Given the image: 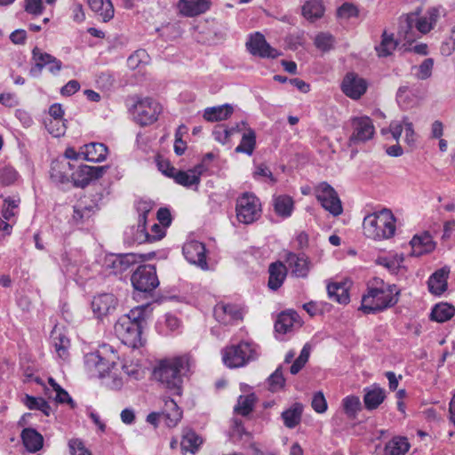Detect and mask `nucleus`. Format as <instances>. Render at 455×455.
<instances>
[{"mask_svg": "<svg viewBox=\"0 0 455 455\" xmlns=\"http://www.w3.org/2000/svg\"><path fill=\"white\" fill-rule=\"evenodd\" d=\"M150 305H142L131 309L128 314L122 315L115 324V331L122 342L131 347L142 345V330L150 316Z\"/></svg>", "mask_w": 455, "mask_h": 455, "instance_id": "f257e3e1", "label": "nucleus"}, {"mask_svg": "<svg viewBox=\"0 0 455 455\" xmlns=\"http://www.w3.org/2000/svg\"><path fill=\"white\" fill-rule=\"evenodd\" d=\"M189 358L180 355L161 361L158 368L154 371V376L171 395H181L182 378L189 371Z\"/></svg>", "mask_w": 455, "mask_h": 455, "instance_id": "f03ea898", "label": "nucleus"}, {"mask_svg": "<svg viewBox=\"0 0 455 455\" xmlns=\"http://www.w3.org/2000/svg\"><path fill=\"white\" fill-rule=\"evenodd\" d=\"M379 287H369L362 298L360 309L364 314H376L395 306L399 300L400 290L395 284H385Z\"/></svg>", "mask_w": 455, "mask_h": 455, "instance_id": "7ed1b4c3", "label": "nucleus"}, {"mask_svg": "<svg viewBox=\"0 0 455 455\" xmlns=\"http://www.w3.org/2000/svg\"><path fill=\"white\" fill-rule=\"evenodd\" d=\"M421 8L403 15L399 19V34L407 41L413 40L412 29L415 28L421 34L428 33L437 22L440 16L439 7L429 8L425 16L419 17Z\"/></svg>", "mask_w": 455, "mask_h": 455, "instance_id": "20e7f679", "label": "nucleus"}, {"mask_svg": "<svg viewBox=\"0 0 455 455\" xmlns=\"http://www.w3.org/2000/svg\"><path fill=\"white\" fill-rule=\"evenodd\" d=\"M395 219L387 209L367 215L363 222L364 235L373 240L387 239L394 235Z\"/></svg>", "mask_w": 455, "mask_h": 455, "instance_id": "39448f33", "label": "nucleus"}, {"mask_svg": "<svg viewBox=\"0 0 455 455\" xmlns=\"http://www.w3.org/2000/svg\"><path fill=\"white\" fill-rule=\"evenodd\" d=\"M258 345L253 342L241 341L236 345L226 347L222 350V360L228 368L245 366L259 356Z\"/></svg>", "mask_w": 455, "mask_h": 455, "instance_id": "423d86ee", "label": "nucleus"}, {"mask_svg": "<svg viewBox=\"0 0 455 455\" xmlns=\"http://www.w3.org/2000/svg\"><path fill=\"white\" fill-rule=\"evenodd\" d=\"M152 206L148 202H140L137 206L139 212L137 233L135 240L139 243H151L161 240L165 235L164 227L154 223L151 227V233L147 230L148 215L151 212Z\"/></svg>", "mask_w": 455, "mask_h": 455, "instance_id": "0eeeda50", "label": "nucleus"}, {"mask_svg": "<svg viewBox=\"0 0 455 455\" xmlns=\"http://www.w3.org/2000/svg\"><path fill=\"white\" fill-rule=\"evenodd\" d=\"M235 212L240 223L249 225L255 222L261 215L259 199L252 193H243L236 200Z\"/></svg>", "mask_w": 455, "mask_h": 455, "instance_id": "6e6552de", "label": "nucleus"}, {"mask_svg": "<svg viewBox=\"0 0 455 455\" xmlns=\"http://www.w3.org/2000/svg\"><path fill=\"white\" fill-rule=\"evenodd\" d=\"M131 282L136 291L151 293L159 285L155 266L141 265L138 267L131 276Z\"/></svg>", "mask_w": 455, "mask_h": 455, "instance_id": "1a4fd4ad", "label": "nucleus"}, {"mask_svg": "<svg viewBox=\"0 0 455 455\" xmlns=\"http://www.w3.org/2000/svg\"><path fill=\"white\" fill-rule=\"evenodd\" d=\"M31 68L29 74L32 76H39L43 68H47L52 75H57L62 68V62L50 53L44 52L37 46H35L31 52Z\"/></svg>", "mask_w": 455, "mask_h": 455, "instance_id": "9d476101", "label": "nucleus"}, {"mask_svg": "<svg viewBox=\"0 0 455 455\" xmlns=\"http://www.w3.org/2000/svg\"><path fill=\"white\" fill-rule=\"evenodd\" d=\"M162 111L161 105L152 98L138 100L133 106V118L141 126L155 123Z\"/></svg>", "mask_w": 455, "mask_h": 455, "instance_id": "9b49d317", "label": "nucleus"}, {"mask_svg": "<svg viewBox=\"0 0 455 455\" xmlns=\"http://www.w3.org/2000/svg\"><path fill=\"white\" fill-rule=\"evenodd\" d=\"M315 196L321 205L333 216L342 213L341 201L335 189L327 182L320 183L315 188Z\"/></svg>", "mask_w": 455, "mask_h": 455, "instance_id": "f8f14e48", "label": "nucleus"}, {"mask_svg": "<svg viewBox=\"0 0 455 455\" xmlns=\"http://www.w3.org/2000/svg\"><path fill=\"white\" fill-rule=\"evenodd\" d=\"M353 132L349 137V144L364 143L372 139L375 128L372 120L368 116L354 117L351 119Z\"/></svg>", "mask_w": 455, "mask_h": 455, "instance_id": "ddd939ff", "label": "nucleus"}, {"mask_svg": "<svg viewBox=\"0 0 455 455\" xmlns=\"http://www.w3.org/2000/svg\"><path fill=\"white\" fill-rule=\"evenodd\" d=\"M115 363H110L104 358L100 351L88 353L84 355V368L90 378H103L106 373L115 366Z\"/></svg>", "mask_w": 455, "mask_h": 455, "instance_id": "4468645a", "label": "nucleus"}, {"mask_svg": "<svg viewBox=\"0 0 455 455\" xmlns=\"http://www.w3.org/2000/svg\"><path fill=\"white\" fill-rule=\"evenodd\" d=\"M108 168V166L80 164L76 171H72L71 182L76 188H85L92 180L101 178Z\"/></svg>", "mask_w": 455, "mask_h": 455, "instance_id": "2eb2a0df", "label": "nucleus"}, {"mask_svg": "<svg viewBox=\"0 0 455 455\" xmlns=\"http://www.w3.org/2000/svg\"><path fill=\"white\" fill-rule=\"evenodd\" d=\"M246 48L251 54L261 58L275 59L280 55V52L271 47L266 41L265 36L259 32L251 35L246 42Z\"/></svg>", "mask_w": 455, "mask_h": 455, "instance_id": "dca6fc26", "label": "nucleus"}, {"mask_svg": "<svg viewBox=\"0 0 455 455\" xmlns=\"http://www.w3.org/2000/svg\"><path fill=\"white\" fill-rule=\"evenodd\" d=\"M182 251L188 262L199 267L203 270L208 269L206 249L203 243L197 241L188 242L183 245Z\"/></svg>", "mask_w": 455, "mask_h": 455, "instance_id": "f3484780", "label": "nucleus"}, {"mask_svg": "<svg viewBox=\"0 0 455 455\" xmlns=\"http://www.w3.org/2000/svg\"><path fill=\"white\" fill-rule=\"evenodd\" d=\"M136 262L137 256L134 253L111 254L105 258L104 267L109 271V274L118 275L126 271Z\"/></svg>", "mask_w": 455, "mask_h": 455, "instance_id": "a211bd4d", "label": "nucleus"}, {"mask_svg": "<svg viewBox=\"0 0 455 455\" xmlns=\"http://www.w3.org/2000/svg\"><path fill=\"white\" fill-rule=\"evenodd\" d=\"M342 92L349 98L357 100L367 90V82L355 73H348L341 84Z\"/></svg>", "mask_w": 455, "mask_h": 455, "instance_id": "6ab92c4d", "label": "nucleus"}, {"mask_svg": "<svg viewBox=\"0 0 455 455\" xmlns=\"http://www.w3.org/2000/svg\"><path fill=\"white\" fill-rule=\"evenodd\" d=\"M117 306V299L112 293H101L93 297L92 309L98 317L111 314Z\"/></svg>", "mask_w": 455, "mask_h": 455, "instance_id": "aec40b11", "label": "nucleus"}, {"mask_svg": "<svg viewBox=\"0 0 455 455\" xmlns=\"http://www.w3.org/2000/svg\"><path fill=\"white\" fill-rule=\"evenodd\" d=\"M215 319L222 324H230L234 321L243 318V314L238 306L234 304L219 303L214 307Z\"/></svg>", "mask_w": 455, "mask_h": 455, "instance_id": "412c9836", "label": "nucleus"}, {"mask_svg": "<svg viewBox=\"0 0 455 455\" xmlns=\"http://www.w3.org/2000/svg\"><path fill=\"white\" fill-rule=\"evenodd\" d=\"M75 165L65 160L52 162L50 176L53 182L66 184L71 182L72 171Z\"/></svg>", "mask_w": 455, "mask_h": 455, "instance_id": "4be33fe9", "label": "nucleus"}, {"mask_svg": "<svg viewBox=\"0 0 455 455\" xmlns=\"http://www.w3.org/2000/svg\"><path fill=\"white\" fill-rule=\"evenodd\" d=\"M162 400L164 405L160 412L163 419H164L165 424L169 427H175L182 418V411L173 398L163 395Z\"/></svg>", "mask_w": 455, "mask_h": 455, "instance_id": "5701e85b", "label": "nucleus"}, {"mask_svg": "<svg viewBox=\"0 0 455 455\" xmlns=\"http://www.w3.org/2000/svg\"><path fill=\"white\" fill-rule=\"evenodd\" d=\"M286 263L295 276L302 278L307 276L309 272V260L304 253H288Z\"/></svg>", "mask_w": 455, "mask_h": 455, "instance_id": "b1692460", "label": "nucleus"}, {"mask_svg": "<svg viewBox=\"0 0 455 455\" xmlns=\"http://www.w3.org/2000/svg\"><path fill=\"white\" fill-rule=\"evenodd\" d=\"M210 0H180V12L187 17H195L210 9Z\"/></svg>", "mask_w": 455, "mask_h": 455, "instance_id": "393cba45", "label": "nucleus"}, {"mask_svg": "<svg viewBox=\"0 0 455 455\" xmlns=\"http://www.w3.org/2000/svg\"><path fill=\"white\" fill-rule=\"evenodd\" d=\"M410 243L411 245V255L415 257L431 252L435 246L429 233L414 235Z\"/></svg>", "mask_w": 455, "mask_h": 455, "instance_id": "a878e982", "label": "nucleus"}, {"mask_svg": "<svg viewBox=\"0 0 455 455\" xmlns=\"http://www.w3.org/2000/svg\"><path fill=\"white\" fill-rule=\"evenodd\" d=\"M386 391L378 385L364 388L363 403L368 411L377 409L385 400Z\"/></svg>", "mask_w": 455, "mask_h": 455, "instance_id": "bb28decb", "label": "nucleus"}, {"mask_svg": "<svg viewBox=\"0 0 455 455\" xmlns=\"http://www.w3.org/2000/svg\"><path fill=\"white\" fill-rule=\"evenodd\" d=\"M268 273L269 277L267 285L269 289L276 291L282 286L283 281L285 280L287 275V267L283 262L276 261L270 264Z\"/></svg>", "mask_w": 455, "mask_h": 455, "instance_id": "cd10ccee", "label": "nucleus"}, {"mask_svg": "<svg viewBox=\"0 0 455 455\" xmlns=\"http://www.w3.org/2000/svg\"><path fill=\"white\" fill-rule=\"evenodd\" d=\"M108 152V148L103 143L92 142L84 145L83 159L92 163H100L107 158Z\"/></svg>", "mask_w": 455, "mask_h": 455, "instance_id": "c85d7f7f", "label": "nucleus"}, {"mask_svg": "<svg viewBox=\"0 0 455 455\" xmlns=\"http://www.w3.org/2000/svg\"><path fill=\"white\" fill-rule=\"evenodd\" d=\"M20 437L25 448L29 452H36L43 447L44 438L42 435L34 428H24Z\"/></svg>", "mask_w": 455, "mask_h": 455, "instance_id": "c756f323", "label": "nucleus"}, {"mask_svg": "<svg viewBox=\"0 0 455 455\" xmlns=\"http://www.w3.org/2000/svg\"><path fill=\"white\" fill-rule=\"evenodd\" d=\"M449 272L445 268H441L433 273L428 281V290L435 295H441L447 289V279Z\"/></svg>", "mask_w": 455, "mask_h": 455, "instance_id": "7c9ffc66", "label": "nucleus"}, {"mask_svg": "<svg viewBox=\"0 0 455 455\" xmlns=\"http://www.w3.org/2000/svg\"><path fill=\"white\" fill-rule=\"evenodd\" d=\"M233 107L229 104L207 108L204 113V118L209 122H217L228 119L233 113Z\"/></svg>", "mask_w": 455, "mask_h": 455, "instance_id": "2f4dec72", "label": "nucleus"}, {"mask_svg": "<svg viewBox=\"0 0 455 455\" xmlns=\"http://www.w3.org/2000/svg\"><path fill=\"white\" fill-rule=\"evenodd\" d=\"M409 449L410 443L406 437L395 436L386 443L384 455H405Z\"/></svg>", "mask_w": 455, "mask_h": 455, "instance_id": "473e14b6", "label": "nucleus"}, {"mask_svg": "<svg viewBox=\"0 0 455 455\" xmlns=\"http://www.w3.org/2000/svg\"><path fill=\"white\" fill-rule=\"evenodd\" d=\"M87 3L92 11L98 13L104 22L114 17V6L110 0H87Z\"/></svg>", "mask_w": 455, "mask_h": 455, "instance_id": "72a5a7b5", "label": "nucleus"}, {"mask_svg": "<svg viewBox=\"0 0 455 455\" xmlns=\"http://www.w3.org/2000/svg\"><path fill=\"white\" fill-rule=\"evenodd\" d=\"M327 293L330 299L339 304L349 302L348 289L345 283H332L327 285Z\"/></svg>", "mask_w": 455, "mask_h": 455, "instance_id": "f704fd0d", "label": "nucleus"}, {"mask_svg": "<svg viewBox=\"0 0 455 455\" xmlns=\"http://www.w3.org/2000/svg\"><path fill=\"white\" fill-rule=\"evenodd\" d=\"M303 406L299 403H295L289 409L282 412L283 424L288 428H294L301 420Z\"/></svg>", "mask_w": 455, "mask_h": 455, "instance_id": "c9c22d12", "label": "nucleus"}, {"mask_svg": "<svg viewBox=\"0 0 455 455\" xmlns=\"http://www.w3.org/2000/svg\"><path fill=\"white\" fill-rule=\"evenodd\" d=\"M94 213L95 205H85L79 202L73 207L72 220L76 225H83L88 222Z\"/></svg>", "mask_w": 455, "mask_h": 455, "instance_id": "e433bc0d", "label": "nucleus"}, {"mask_svg": "<svg viewBox=\"0 0 455 455\" xmlns=\"http://www.w3.org/2000/svg\"><path fill=\"white\" fill-rule=\"evenodd\" d=\"M256 148V132L251 128H247L243 132L240 144L235 148V153H243L251 156Z\"/></svg>", "mask_w": 455, "mask_h": 455, "instance_id": "4c0bfd02", "label": "nucleus"}, {"mask_svg": "<svg viewBox=\"0 0 455 455\" xmlns=\"http://www.w3.org/2000/svg\"><path fill=\"white\" fill-rule=\"evenodd\" d=\"M202 443V438L196 432L188 430L182 436L180 443L181 451L183 454L187 452L196 453Z\"/></svg>", "mask_w": 455, "mask_h": 455, "instance_id": "58836bf2", "label": "nucleus"}, {"mask_svg": "<svg viewBox=\"0 0 455 455\" xmlns=\"http://www.w3.org/2000/svg\"><path fill=\"white\" fill-rule=\"evenodd\" d=\"M294 202L286 195L278 196L274 198V209L277 215L283 218L290 217L292 213Z\"/></svg>", "mask_w": 455, "mask_h": 455, "instance_id": "ea45409f", "label": "nucleus"}, {"mask_svg": "<svg viewBox=\"0 0 455 455\" xmlns=\"http://www.w3.org/2000/svg\"><path fill=\"white\" fill-rule=\"evenodd\" d=\"M323 12L324 7L321 0H309L302 7L303 16L310 21L320 19Z\"/></svg>", "mask_w": 455, "mask_h": 455, "instance_id": "a19ab883", "label": "nucleus"}, {"mask_svg": "<svg viewBox=\"0 0 455 455\" xmlns=\"http://www.w3.org/2000/svg\"><path fill=\"white\" fill-rule=\"evenodd\" d=\"M455 314V308L448 303L436 304L431 311V320L443 323L450 320Z\"/></svg>", "mask_w": 455, "mask_h": 455, "instance_id": "79ce46f5", "label": "nucleus"}, {"mask_svg": "<svg viewBox=\"0 0 455 455\" xmlns=\"http://www.w3.org/2000/svg\"><path fill=\"white\" fill-rule=\"evenodd\" d=\"M297 314L293 311L291 312H282L275 321V330L279 333H287L290 331L296 321Z\"/></svg>", "mask_w": 455, "mask_h": 455, "instance_id": "37998d69", "label": "nucleus"}, {"mask_svg": "<svg viewBox=\"0 0 455 455\" xmlns=\"http://www.w3.org/2000/svg\"><path fill=\"white\" fill-rule=\"evenodd\" d=\"M396 46L397 42L395 40L394 35L387 34V31H384L381 36V42L375 47V50L379 57H387L392 54Z\"/></svg>", "mask_w": 455, "mask_h": 455, "instance_id": "c03bdc74", "label": "nucleus"}, {"mask_svg": "<svg viewBox=\"0 0 455 455\" xmlns=\"http://www.w3.org/2000/svg\"><path fill=\"white\" fill-rule=\"evenodd\" d=\"M52 342L59 357L66 360L68 357L69 339L62 333L52 332Z\"/></svg>", "mask_w": 455, "mask_h": 455, "instance_id": "a18cd8bd", "label": "nucleus"}, {"mask_svg": "<svg viewBox=\"0 0 455 455\" xmlns=\"http://www.w3.org/2000/svg\"><path fill=\"white\" fill-rule=\"evenodd\" d=\"M256 396L254 394L240 395L237 404L235 406V411L242 416L249 415L254 408Z\"/></svg>", "mask_w": 455, "mask_h": 455, "instance_id": "49530a36", "label": "nucleus"}, {"mask_svg": "<svg viewBox=\"0 0 455 455\" xmlns=\"http://www.w3.org/2000/svg\"><path fill=\"white\" fill-rule=\"evenodd\" d=\"M23 403L29 410L41 411L44 415L49 416L51 412V407L46 400L42 397H35L29 395H26L23 398Z\"/></svg>", "mask_w": 455, "mask_h": 455, "instance_id": "de8ad7c7", "label": "nucleus"}, {"mask_svg": "<svg viewBox=\"0 0 455 455\" xmlns=\"http://www.w3.org/2000/svg\"><path fill=\"white\" fill-rule=\"evenodd\" d=\"M335 43V37L329 32H320L314 39L315 46L323 52L332 50Z\"/></svg>", "mask_w": 455, "mask_h": 455, "instance_id": "09e8293b", "label": "nucleus"}, {"mask_svg": "<svg viewBox=\"0 0 455 455\" xmlns=\"http://www.w3.org/2000/svg\"><path fill=\"white\" fill-rule=\"evenodd\" d=\"M173 180L177 184L181 185L185 188H191L193 186H196V190L197 189V187L200 184V179L197 176H193L190 170H178Z\"/></svg>", "mask_w": 455, "mask_h": 455, "instance_id": "8fccbe9b", "label": "nucleus"}, {"mask_svg": "<svg viewBox=\"0 0 455 455\" xmlns=\"http://www.w3.org/2000/svg\"><path fill=\"white\" fill-rule=\"evenodd\" d=\"M396 101L403 109H408L414 105V96L408 85H403L398 88L396 92Z\"/></svg>", "mask_w": 455, "mask_h": 455, "instance_id": "3c124183", "label": "nucleus"}, {"mask_svg": "<svg viewBox=\"0 0 455 455\" xmlns=\"http://www.w3.org/2000/svg\"><path fill=\"white\" fill-rule=\"evenodd\" d=\"M342 406L346 415L350 418H355L357 412L361 411L362 405L358 396L347 395L342 400Z\"/></svg>", "mask_w": 455, "mask_h": 455, "instance_id": "603ef678", "label": "nucleus"}, {"mask_svg": "<svg viewBox=\"0 0 455 455\" xmlns=\"http://www.w3.org/2000/svg\"><path fill=\"white\" fill-rule=\"evenodd\" d=\"M268 389L271 392H278L284 387L285 379L283 375L282 366L276 368V370L267 378Z\"/></svg>", "mask_w": 455, "mask_h": 455, "instance_id": "864d4df0", "label": "nucleus"}, {"mask_svg": "<svg viewBox=\"0 0 455 455\" xmlns=\"http://www.w3.org/2000/svg\"><path fill=\"white\" fill-rule=\"evenodd\" d=\"M403 255H395L392 258H379L378 259V263L387 267L392 274L399 273L400 269L403 267Z\"/></svg>", "mask_w": 455, "mask_h": 455, "instance_id": "5fc2aeb1", "label": "nucleus"}, {"mask_svg": "<svg viewBox=\"0 0 455 455\" xmlns=\"http://www.w3.org/2000/svg\"><path fill=\"white\" fill-rule=\"evenodd\" d=\"M20 204V199L8 196L4 199L2 214L4 220H10L16 215V211Z\"/></svg>", "mask_w": 455, "mask_h": 455, "instance_id": "6e6d98bb", "label": "nucleus"}, {"mask_svg": "<svg viewBox=\"0 0 455 455\" xmlns=\"http://www.w3.org/2000/svg\"><path fill=\"white\" fill-rule=\"evenodd\" d=\"M434 67V60L427 58L419 66V72L416 74V77L420 80H426L432 76V70Z\"/></svg>", "mask_w": 455, "mask_h": 455, "instance_id": "4d7b16f0", "label": "nucleus"}, {"mask_svg": "<svg viewBox=\"0 0 455 455\" xmlns=\"http://www.w3.org/2000/svg\"><path fill=\"white\" fill-rule=\"evenodd\" d=\"M24 10L34 16L41 15L44 10L43 0H24Z\"/></svg>", "mask_w": 455, "mask_h": 455, "instance_id": "13d9d810", "label": "nucleus"}, {"mask_svg": "<svg viewBox=\"0 0 455 455\" xmlns=\"http://www.w3.org/2000/svg\"><path fill=\"white\" fill-rule=\"evenodd\" d=\"M18 172L11 166H5L0 170V180L4 185L9 186L16 181Z\"/></svg>", "mask_w": 455, "mask_h": 455, "instance_id": "bf43d9fd", "label": "nucleus"}, {"mask_svg": "<svg viewBox=\"0 0 455 455\" xmlns=\"http://www.w3.org/2000/svg\"><path fill=\"white\" fill-rule=\"evenodd\" d=\"M358 12L357 7L350 3H344L337 11L338 16L344 19L357 17Z\"/></svg>", "mask_w": 455, "mask_h": 455, "instance_id": "052dcab7", "label": "nucleus"}, {"mask_svg": "<svg viewBox=\"0 0 455 455\" xmlns=\"http://www.w3.org/2000/svg\"><path fill=\"white\" fill-rule=\"evenodd\" d=\"M312 408L318 413H323L327 410V402L322 392H317L314 395L312 403Z\"/></svg>", "mask_w": 455, "mask_h": 455, "instance_id": "680f3d73", "label": "nucleus"}, {"mask_svg": "<svg viewBox=\"0 0 455 455\" xmlns=\"http://www.w3.org/2000/svg\"><path fill=\"white\" fill-rule=\"evenodd\" d=\"M158 170L166 177L173 179L178 170L166 159H157Z\"/></svg>", "mask_w": 455, "mask_h": 455, "instance_id": "e2e57ef3", "label": "nucleus"}, {"mask_svg": "<svg viewBox=\"0 0 455 455\" xmlns=\"http://www.w3.org/2000/svg\"><path fill=\"white\" fill-rule=\"evenodd\" d=\"M147 56V53L144 50H139L130 55L127 59V66L135 69L140 67V65L143 62V59Z\"/></svg>", "mask_w": 455, "mask_h": 455, "instance_id": "0e129e2a", "label": "nucleus"}, {"mask_svg": "<svg viewBox=\"0 0 455 455\" xmlns=\"http://www.w3.org/2000/svg\"><path fill=\"white\" fill-rule=\"evenodd\" d=\"M403 124L405 132V141L409 145H412L415 142V132L413 130V124L409 121L407 117L403 118Z\"/></svg>", "mask_w": 455, "mask_h": 455, "instance_id": "69168bd1", "label": "nucleus"}, {"mask_svg": "<svg viewBox=\"0 0 455 455\" xmlns=\"http://www.w3.org/2000/svg\"><path fill=\"white\" fill-rule=\"evenodd\" d=\"M212 134H213L214 139L222 144L227 143V141L229 138L228 127H226L223 124L217 126L213 130Z\"/></svg>", "mask_w": 455, "mask_h": 455, "instance_id": "338daca9", "label": "nucleus"}, {"mask_svg": "<svg viewBox=\"0 0 455 455\" xmlns=\"http://www.w3.org/2000/svg\"><path fill=\"white\" fill-rule=\"evenodd\" d=\"M156 218L163 227H169L172 223L171 212L167 208H160L157 211Z\"/></svg>", "mask_w": 455, "mask_h": 455, "instance_id": "774afa93", "label": "nucleus"}]
</instances>
